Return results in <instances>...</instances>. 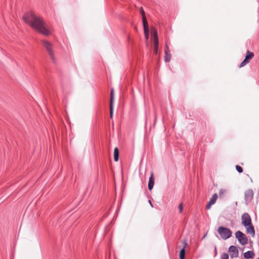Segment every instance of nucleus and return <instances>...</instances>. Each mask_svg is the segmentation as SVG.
I'll use <instances>...</instances> for the list:
<instances>
[{
	"mask_svg": "<svg viewBox=\"0 0 259 259\" xmlns=\"http://www.w3.org/2000/svg\"><path fill=\"white\" fill-rule=\"evenodd\" d=\"M154 51L155 53L157 54L158 52V48H154Z\"/></svg>",
	"mask_w": 259,
	"mask_h": 259,
	"instance_id": "28",
	"label": "nucleus"
},
{
	"mask_svg": "<svg viewBox=\"0 0 259 259\" xmlns=\"http://www.w3.org/2000/svg\"><path fill=\"white\" fill-rule=\"evenodd\" d=\"M245 227L246 229V232L248 234H250L252 237H254L255 230L252 224H251V225L247 226V227Z\"/></svg>",
	"mask_w": 259,
	"mask_h": 259,
	"instance_id": "11",
	"label": "nucleus"
},
{
	"mask_svg": "<svg viewBox=\"0 0 259 259\" xmlns=\"http://www.w3.org/2000/svg\"><path fill=\"white\" fill-rule=\"evenodd\" d=\"M113 100H114V89H111L110 92V117L112 118L113 114Z\"/></svg>",
	"mask_w": 259,
	"mask_h": 259,
	"instance_id": "8",
	"label": "nucleus"
},
{
	"mask_svg": "<svg viewBox=\"0 0 259 259\" xmlns=\"http://www.w3.org/2000/svg\"><path fill=\"white\" fill-rule=\"evenodd\" d=\"M229 251L231 253H233L231 254V256L232 257L235 256H237L239 253L238 250L235 246L231 245L229 248Z\"/></svg>",
	"mask_w": 259,
	"mask_h": 259,
	"instance_id": "9",
	"label": "nucleus"
},
{
	"mask_svg": "<svg viewBox=\"0 0 259 259\" xmlns=\"http://www.w3.org/2000/svg\"><path fill=\"white\" fill-rule=\"evenodd\" d=\"M144 33L145 35H149V28H144Z\"/></svg>",
	"mask_w": 259,
	"mask_h": 259,
	"instance_id": "24",
	"label": "nucleus"
},
{
	"mask_svg": "<svg viewBox=\"0 0 259 259\" xmlns=\"http://www.w3.org/2000/svg\"><path fill=\"white\" fill-rule=\"evenodd\" d=\"M254 57V54L252 52H250L249 51H247L245 59L239 65V67H242L246 65L247 63L250 62V60L253 58Z\"/></svg>",
	"mask_w": 259,
	"mask_h": 259,
	"instance_id": "6",
	"label": "nucleus"
},
{
	"mask_svg": "<svg viewBox=\"0 0 259 259\" xmlns=\"http://www.w3.org/2000/svg\"><path fill=\"white\" fill-rule=\"evenodd\" d=\"M140 13L142 16V18H143V17H146L145 16V12L144 11V9L143 8V7H141L140 9Z\"/></svg>",
	"mask_w": 259,
	"mask_h": 259,
	"instance_id": "22",
	"label": "nucleus"
},
{
	"mask_svg": "<svg viewBox=\"0 0 259 259\" xmlns=\"http://www.w3.org/2000/svg\"><path fill=\"white\" fill-rule=\"evenodd\" d=\"M221 259H229V255L227 253L224 252L221 256Z\"/></svg>",
	"mask_w": 259,
	"mask_h": 259,
	"instance_id": "20",
	"label": "nucleus"
},
{
	"mask_svg": "<svg viewBox=\"0 0 259 259\" xmlns=\"http://www.w3.org/2000/svg\"><path fill=\"white\" fill-rule=\"evenodd\" d=\"M212 205H213V204L208 202L206 206V209H210V208L211 207V206Z\"/></svg>",
	"mask_w": 259,
	"mask_h": 259,
	"instance_id": "26",
	"label": "nucleus"
},
{
	"mask_svg": "<svg viewBox=\"0 0 259 259\" xmlns=\"http://www.w3.org/2000/svg\"><path fill=\"white\" fill-rule=\"evenodd\" d=\"M154 185V175L152 172L150 174V176L149 178V182H148V189L149 190H151Z\"/></svg>",
	"mask_w": 259,
	"mask_h": 259,
	"instance_id": "10",
	"label": "nucleus"
},
{
	"mask_svg": "<svg viewBox=\"0 0 259 259\" xmlns=\"http://www.w3.org/2000/svg\"><path fill=\"white\" fill-rule=\"evenodd\" d=\"M257 259H259V258H257Z\"/></svg>",
	"mask_w": 259,
	"mask_h": 259,
	"instance_id": "32",
	"label": "nucleus"
},
{
	"mask_svg": "<svg viewBox=\"0 0 259 259\" xmlns=\"http://www.w3.org/2000/svg\"><path fill=\"white\" fill-rule=\"evenodd\" d=\"M119 159V150L116 147L114 149V160L115 161H117Z\"/></svg>",
	"mask_w": 259,
	"mask_h": 259,
	"instance_id": "15",
	"label": "nucleus"
},
{
	"mask_svg": "<svg viewBox=\"0 0 259 259\" xmlns=\"http://www.w3.org/2000/svg\"><path fill=\"white\" fill-rule=\"evenodd\" d=\"M183 209V203H181L179 205V209L180 213H181L182 212Z\"/></svg>",
	"mask_w": 259,
	"mask_h": 259,
	"instance_id": "23",
	"label": "nucleus"
},
{
	"mask_svg": "<svg viewBox=\"0 0 259 259\" xmlns=\"http://www.w3.org/2000/svg\"><path fill=\"white\" fill-rule=\"evenodd\" d=\"M218 232L220 235L221 238L224 240L229 238L232 235V232L230 229L223 226L218 228Z\"/></svg>",
	"mask_w": 259,
	"mask_h": 259,
	"instance_id": "2",
	"label": "nucleus"
},
{
	"mask_svg": "<svg viewBox=\"0 0 259 259\" xmlns=\"http://www.w3.org/2000/svg\"><path fill=\"white\" fill-rule=\"evenodd\" d=\"M235 237L237 239L240 244L242 245H246L248 242V238L244 234L240 231H237L235 233Z\"/></svg>",
	"mask_w": 259,
	"mask_h": 259,
	"instance_id": "3",
	"label": "nucleus"
},
{
	"mask_svg": "<svg viewBox=\"0 0 259 259\" xmlns=\"http://www.w3.org/2000/svg\"><path fill=\"white\" fill-rule=\"evenodd\" d=\"M218 197V195L217 193H214L212 196V197L210 198V199L208 202L212 204H214L215 203Z\"/></svg>",
	"mask_w": 259,
	"mask_h": 259,
	"instance_id": "16",
	"label": "nucleus"
},
{
	"mask_svg": "<svg viewBox=\"0 0 259 259\" xmlns=\"http://www.w3.org/2000/svg\"><path fill=\"white\" fill-rule=\"evenodd\" d=\"M243 255L245 258L249 259L252 258L254 256V253L253 251L249 250L245 252Z\"/></svg>",
	"mask_w": 259,
	"mask_h": 259,
	"instance_id": "14",
	"label": "nucleus"
},
{
	"mask_svg": "<svg viewBox=\"0 0 259 259\" xmlns=\"http://www.w3.org/2000/svg\"><path fill=\"white\" fill-rule=\"evenodd\" d=\"M254 193L252 190L248 189L244 193V199L246 204L247 205L250 202L253 198Z\"/></svg>",
	"mask_w": 259,
	"mask_h": 259,
	"instance_id": "7",
	"label": "nucleus"
},
{
	"mask_svg": "<svg viewBox=\"0 0 259 259\" xmlns=\"http://www.w3.org/2000/svg\"><path fill=\"white\" fill-rule=\"evenodd\" d=\"M148 36H149V35H145L146 39H148Z\"/></svg>",
	"mask_w": 259,
	"mask_h": 259,
	"instance_id": "30",
	"label": "nucleus"
},
{
	"mask_svg": "<svg viewBox=\"0 0 259 259\" xmlns=\"http://www.w3.org/2000/svg\"><path fill=\"white\" fill-rule=\"evenodd\" d=\"M186 251L184 248H182L180 251V259H185Z\"/></svg>",
	"mask_w": 259,
	"mask_h": 259,
	"instance_id": "17",
	"label": "nucleus"
},
{
	"mask_svg": "<svg viewBox=\"0 0 259 259\" xmlns=\"http://www.w3.org/2000/svg\"><path fill=\"white\" fill-rule=\"evenodd\" d=\"M23 19L32 28L37 30L40 33L45 36L50 35V31L41 17L37 16L33 12H29L23 16Z\"/></svg>",
	"mask_w": 259,
	"mask_h": 259,
	"instance_id": "1",
	"label": "nucleus"
},
{
	"mask_svg": "<svg viewBox=\"0 0 259 259\" xmlns=\"http://www.w3.org/2000/svg\"><path fill=\"white\" fill-rule=\"evenodd\" d=\"M142 21H143L144 28H149L146 17H143V18H142Z\"/></svg>",
	"mask_w": 259,
	"mask_h": 259,
	"instance_id": "19",
	"label": "nucleus"
},
{
	"mask_svg": "<svg viewBox=\"0 0 259 259\" xmlns=\"http://www.w3.org/2000/svg\"><path fill=\"white\" fill-rule=\"evenodd\" d=\"M236 169L237 170V171L239 173H241L243 172V168L238 165H236Z\"/></svg>",
	"mask_w": 259,
	"mask_h": 259,
	"instance_id": "21",
	"label": "nucleus"
},
{
	"mask_svg": "<svg viewBox=\"0 0 259 259\" xmlns=\"http://www.w3.org/2000/svg\"><path fill=\"white\" fill-rule=\"evenodd\" d=\"M153 35H154V42H153L154 48H158V44H159L158 37L157 31L156 30H154V31L153 32Z\"/></svg>",
	"mask_w": 259,
	"mask_h": 259,
	"instance_id": "13",
	"label": "nucleus"
},
{
	"mask_svg": "<svg viewBox=\"0 0 259 259\" xmlns=\"http://www.w3.org/2000/svg\"><path fill=\"white\" fill-rule=\"evenodd\" d=\"M214 253H215V256L217 255L218 252H217V247H214Z\"/></svg>",
	"mask_w": 259,
	"mask_h": 259,
	"instance_id": "27",
	"label": "nucleus"
},
{
	"mask_svg": "<svg viewBox=\"0 0 259 259\" xmlns=\"http://www.w3.org/2000/svg\"><path fill=\"white\" fill-rule=\"evenodd\" d=\"M149 204H150V206H151L152 207H153V204H152V202L151 201V200H149Z\"/></svg>",
	"mask_w": 259,
	"mask_h": 259,
	"instance_id": "29",
	"label": "nucleus"
},
{
	"mask_svg": "<svg viewBox=\"0 0 259 259\" xmlns=\"http://www.w3.org/2000/svg\"><path fill=\"white\" fill-rule=\"evenodd\" d=\"M42 44L47 51L51 59L53 61H55V57L54 56L53 51L52 50V44L47 40H42Z\"/></svg>",
	"mask_w": 259,
	"mask_h": 259,
	"instance_id": "4",
	"label": "nucleus"
},
{
	"mask_svg": "<svg viewBox=\"0 0 259 259\" xmlns=\"http://www.w3.org/2000/svg\"><path fill=\"white\" fill-rule=\"evenodd\" d=\"M227 191L225 189H221L219 191V197L220 198H223L225 194L226 193Z\"/></svg>",
	"mask_w": 259,
	"mask_h": 259,
	"instance_id": "18",
	"label": "nucleus"
},
{
	"mask_svg": "<svg viewBox=\"0 0 259 259\" xmlns=\"http://www.w3.org/2000/svg\"><path fill=\"white\" fill-rule=\"evenodd\" d=\"M183 244L184 245V246L183 248H184V249H185L186 247L187 246L188 244H187V240L186 239L183 240Z\"/></svg>",
	"mask_w": 259,
	"mask_h": 259,
	"instance_id": "25",
	"label": "nucleus"
},
{
	"mask_svg": "<svg viewBox=\"0 0 259 259\" xmlns=\"http://www.w3.org/2000/svg\"><path fill=\"white\" fill-rule=\"evenodd\" d=\"M166 49L165 50L164 60L166 62H169L171 59V55L169 53V51L167 45H166Z\"/></svg>",
	"mask_w": 259,
	"mask_h": 259,
	"instance_id": "12",
	"label": "nucleus"
},
{
	"mask_svg": "<svg viewBox=\"0 0 259 259\" xmlns=\"http://www.w3.org/2000/svg\"><path fill=\"white\" fill-rule=\"evenodd\" d=\"M242 224L244 227H247L252 224L251 219L248 213H244L241 216Z\"/></svg>",
	"mask_w": 259,
	"mask_h": 259,
	"instance_id": "5",
	"label": "nucleus"
},
{
	"mask_svg": "<svg viewBox=\"0 0 259 259\" xmlns=\"http://www.w3.org/2000/svg\"><path fill=\"white\" fill-rule=\"evenodd\" d=\"M134 29H136V27L134 26Z\"/></svg>",
	"mask_w": 259,
	"mask_h": 259,
	"instance_id": "31",
	"label": "nucleus"
}]
</instances>
